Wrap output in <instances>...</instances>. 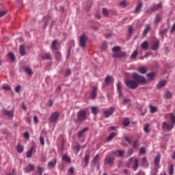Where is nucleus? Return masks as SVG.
Returning <instances> with one entry per match:
<instances>
[{"instance_id":"f257e3e1","label":"nucleus","mask_w":175,"mask_h":175,"mask_svg":"<svg viewBox=\"0 0 175 175\" xmlns=\"http://www.w3.org/2000/svg\"><path fill=\"white\" fill-rule=\"evenodd\" d=\"M112 51L113 53L112 55L113 58H123L126 55L125 52L121 51V47L120 46H114L112 48Z\"/></svg>"},{"instance_id":"774afa93","label":"nucleus","mask_w":175,"mask_h":175,"mask_svg":"<svg viewBox=\"0 0 175 175\" xmlns=\"http://www.w3.org/2000/svg\"><path fill=\"white\" fill-rule=\"evenodd\" d=\"M135 175H146V174L144 172H142V171H139Z\"/></svg>"},{"instance_id":"f8f14e48","label":"nucleus","mask_w":175,"mask_h":175,"mask_svg":"<svg viewBox=\"0 0 175 175\" xmlns=\"http://www.w3.org/2000/svg\"><path fill=\"white\" fill-rule=\"evenodd\" d=\"M35 146H32L29 151L27 152L26 157L27 158H32V154L35 152Z\"/></svg>"},{"instance_id":"6e6d98bb","label":"nucleus","mask_w":175,"mask_h":175,"mask_svg":"<svg viewBox=\"0 0 175 175\" xmlns=\"http://www.w3.org/2000/svg\"><path fill=\"white\" fill-rule=\"evenodd\" d=\"M40 142L41 146H44V138L43 137H40Z\"/></svg>"},{"instance_id":"3c124183","label":"nucleus","mask_w":175,"mask_h":175,"mask_svg":"<svg viewBox=\"0 0 175 175\" xmlns=\"http://www.w3.org/2000/svg\"><path fill=\"white\" fill-rule=\"evenodd\" d=\"M3 90H5V91H10L11 88L10 86L9 85H3L2 86Z\"/></svg>"},{"instance_id":"f03ea898","label":"nucleus","mask_w":175,"mask_h":175,"mask_svg":"<svg viewBox=\"0 0 175 175\" xmlns=\"http://www.w3.org/2000/svg\"><path fill=\"white\" fill-rule=\"evenodd\" d=\"M77 118L75 119L77 123L84 122L87 120V111L85 110H80L77 113Z\"/></svg>"},{"instance_id":"4d7b16f0","label":"nucleus","mask_w":175,"mask_h":175,"mask_svg":"<svg viewBox=\"0 0 175 175\" xmlns=\"http://www.w3.org/2000/svg\"><path fill=\"white\" fill-rule=\"evenodd\" d=\"M146 14H151V13H154V10H152V8L146 10Z\"/></svg>"},{"instance_id":"4468645a","label":"nucleus","mask_w":175,"mask_h":175,"mask_svg":"<svg viewBox=\"0 0 175 175\" xmlns=\"http://www.w3.org/2000/svg\"><path fill=\"white\" fill-rule=\"evenodd\" d=\"M112 154L116 157V155H118V157H124V154H125V151L124 150H116L113 151Z\"/></svg>"},{"instance_id":"f704fd0d","label":"nucleus","mask_w":175,"mask_h":175,"mask_svg":"<svg viewBox=\"0 0 175 175\" xmlns=\"http://www.w3.org/2000/svg\"><path fill=\"white\" fill-rule=\"evenodd\" d=\"M141 47L143 50H147L148 49V42H147V41L144 42L142 44Z\"/></svg>"},{"instance_id":"bf43d9fd","label":"nucleus","mask_w":175,"mask_h":175,"mask_svg":"<svg viewBox=\"0 0 175 175\" xmlns=\"http://www.w3.org/2000/svg\"><path fill=\"white\" fill-rule=\"evenodd\" d=\"M146 153V148H140L139 149V154H145Z\"/></svg>"},{"instance_id":"dca6fc26","label":"nucleus","mask_w":175,"mask_h":175,"mask_svg":"<svg viewBox=\"0 0 175 175\" xmlns=\"http://www.w3.org/2000/svg\"><path fill=\"white\" fill-rule=\"evenodd\" d=\"M35 170V165L33 164H29L26 167V172L29 173L30 172H33Z\"/></svg>"},{"instance_id":"4be33fe9","label":"nucleus","mask_w":175,"mask_h":175,"mask_svg":"<svg viewBox=\"0 0 175 175\" xmlns=\"http://www.w3.org/2000/svg\"><path fill=\"white\" fill-rule=\"evenodd\" d=\"M116 136H117V133H111L107 138V142H111V140H113V139H114V137H116Z\"/></svg>"},{"instance_id":"79ce46f5","label":"nucleus","mask_w":175,"mask_h":175,"mask_svg":"<svg viewBox=\"0 0 175 175\" xmlns=\"http://www.w3.org/2000/svg\"><path fill=\"white\" fill-rule=\"evenodd\" d=\"M170 120H171V122L172 124L174 125L175 124V116L173 113H170Z\"/></svg>"},{"instance_id":"20e7f679","label":"nucleus","mask_w":175,"mask_h":175,"mask_svg":"<svg viewBox=\"0 0 175 175\" xmlns=\"http://www.w3.org/2000/svg\"><path fill=\"white\" fill-rule=\"evenodd\" d=\"M125 84L126 87H128V88H130L131 90H136V88L139 87V84H137V82L131 79L126 80Z\"/></svg>"},{"instance_id":"864d4df0","label":"nucleus","mask_w":175,"mask_h":175,"mask_svg":"<svg viewBox=\"0 0 175 175\" xmlns=\"http://www.w3.org/2000/svg\"><path fill=\"white\" fill-rule=\"evenodd\" d=\"M165 98L167 99H170V98H172V93H170V92H167L165 94Z\"/></svg>"},{"instance_id":"9b49d317","label":"nucleus","mask_w":175,"mask_h":175,"mask_svg":"<svg viewBox=\"0 0 175 175\" xmlns=\"http://www.w3.org/2000/svg\"><path fill=\"white\" fill-rule=\"evenodd\" d=\"M3 113H4L5 116H7L8 117L13 118V116L14 114V109H12V111H8L6 109H3Z\"/></svg>"},{"instance_id":"09e8293b","label":"nucleus","mask_w":175,"mask_h":175,"mask_svg":"<svg viewBox=\"0 0 175 175\" xmlns=\"http://www.w3.org/2000/svg\"><path fill=\"white\" fill-rule=\"evenodd\" d=\"M103 14L105 17H107V16H109V12H107V9H106V8H103Z\"/></svg>"},{"instance_id":"412c9836","label":"nucleus","mask_w":175,"mask_h":175,"mask_svg":"<svg viewBox=\"0 0 175 175\" xmlns=\"http://www.w3.org/2000/svg\"><path fill=\"white\" fill-rule=\"evenodd\" d=\"M55 58L57 59V61H61V59L62 58V55L61 54V52L56 51L55 53Z\"/></svg>"},{"instance_id":"49530a36","label":"nucleus","mask_w":175,"mask_h":175,"mask_svg":"<svg viewBox=\"0 0 175 175\" xmlns=\"http://www.w3.org/2000/svg\"><path fill=\"white\" fill-rule=\"evenodd\" d=\"M36 173H38V174H43V168H42L40 166H38Z\"/></svg>"},{"instance_id":"37998d69","label":"nucleus","mask_w":175,"mask_h":175,"mask_svg":"<svg viewBox=\"0 0 175 175\" xmlns=\"http://www.w3.org/2000/svg\"><path fill=\"white\" fill-rule=\"evenodd\" d=\"M174 172V166H173V164H171L170 165V171H169V174L170 175H173V173Z\"/></svg>"},{"instance_id":"ea45409f","label":"nucleus","mask_w":175,"mask_h":175,"mask_svg":"<svg viewBox=\"0 0 175 175\" xmlns=\"http://www.w3.org/2000/svg\"><path fill=\"white\" fill-rule=\"evenodd\" d=\"M88 161H90V154H85V167H87L88 166Z\"/></svg>"},{"instance_id":"a211bd4d","label":"nucleus","mask_w":175,"mask_h":175,"mask_svg":"<svg viewBox=\"0 0 175 175\" xmlns=\"http://www.w3.org/2000/svg\"><path fill=\"white\" fill-rule=\"evenodd\" d=\"M152 9L153 12L159 10V9H162V3H160L159 4L153 5L152 7Z\"/></svg>"},{"instance_id":"bb28decb","label":"nucleus","mask_w":175,"mask_h":175,"mask_svg":"<svg viewBox=\"0 0 175 175\" xmlns=\"http://www.w3.org/2000/svg\"><path fill=\"white\" fill-rule=\"evenodd\" d=\"M57 165V159H54L53 161L48 163L49 167H54Z\"/></svg>"},{"instance_id":"338daca9","label":"nucleus","mask_w":175,"mask_h":175,"mask_svg":"<svg viewBox=\"0 0 175 175\" xmlns=\"http://www.w3.org/2000/svg\"><path fill=\"white\" fill-rule=\"evenodd\" d=\"M20 88H21V86L17 85L16 88H15V91L16 92H20Z\"/></svg>"},{"instance_id":"a18cd8bd","label":"nucleus","mask_w":175,"mask_h":175,"mask_svg":"<svg viewBox=\"0 0 175 175\" xmlns=\"http://www.w3.org/2000/svg\"><path fill=\"white\" fill-rule=\"evenodd\" d=\"M149 107L150 109V113H156V111L157 110V107H154V106L150 105Z\"/></svg>"},{"instance_id":"72a5a7b5","label":"nucleus","mask_w":175,"mask_h":175,"mask_svg":"<svg viewBox=\"0 0 175 175\" xmlns=\"http://www.w3.org/2000/svg\"><path fill=\"white\" fill-rule=\"evenodd\" d=\"M19 53L21 55H25V49L23 45H21L19 46Z\"/></svg>"},{"instance_id":"69168bd1","label":"nucleus","mask_w":175,"mask_h":175,"mask_svg":"<svg viewBox=\"0 0 175 175\" xmlns=\"http://www.w3.org/2000/svg\"><path fill=\"white\" fill-rule=\"evenodd\" d=\"M25 122L30 125L31 124V118H26Z\"/></svg>"},{"instance_id":"7ed1b4c3","label":"nucleus","mask_w":175,"mask_h":175,"mask_svg":"<svg viewBox=\"0 0 175 175\" xmlns=\"http://www.w3.org/2000/svg\"><path fill=\"white\" fill-rule=\"evenodd\" d=\"M133 79L135 80L136 83H137L138 85L139 84H146V78L136 73L133 72Z\"/></svg>"},{"instance_id":"603ef678","label":"nucleus","mask_w":175,"mask_h":175,"mask_svg":"<svg viewBox=\"0 0 175 175\" xmlns=\"http://www.w3.org/2000/svg\"><path fill=\"white\" fill-rule=\"evenodd\" d=\"M92 111L93 113V114H94L95 116H96V113L98 111V108L95 107H92Z\"/></svg>"},{"instance_id":"8fccbe9b","label":"nucleus","mask_w":175,"mask_h":175,"mask_svg":"<svg viewBox=\"0 0 175 175\" xmlns=\"http://www.w3.org/2000/svg\"><path fill=\"white\" fill-rule=\"evenodd\" d=\"M107 48V42H103L101 46L102 50H106Z\"/></svg>"},{"instance_id":"b1692460","label":"nucleus","mask_w":175,"mask_h":175,"mask_svg":"<svg viewBox=\"0 0 175 175\" xmlns=\"http://www.w3.org/2000/svg\"><path fill=\"white\" fill-rule=\"evenodd\" d=\"M57 44H58V41H57V40H55L52 42V44H51L52 50H58V47L57 46Z\"/></svg>"},{"instance_id":"39448f33","label":"nucleus","mask_w":175,"mask_h":175,"mask_svg":"<svg viewBox=\"0 0 175 175\" xmlns=\"http://www.w3.org/2000/svg\"><path fill=\"white\" fill-rule=\"evenodd\" d=\"M60 113L58 111H55L51 113V116L49 118V122L51 124H57V121L59 118Z\"/></svg>"},{"instance_id":"0eeeda50","label":"nucleus","mask_w":175,"mask_h":175,"mask_svg":"<svg viewBox=\"0 0 175 175\" xmlns=\"http://www.w3.org/2000/svg\"><path fill=\"white\" fill-rule=\"evenodd\" d=\"M104 163L105 165H109V166H113V163H114V157L111 156L105 157Z\"/></svg>"},{"instance_id":"6ab92c4d","label":"nucleus","mask_w":175,"mask_h":175,"mask_svg":"<svg viewBox=\"0 0 175 175\" xmlns=\"http://www.w3.org/2000/svg\"><path fill=\"white\" fill-rule=\"evenodd\" d=\"M25 71L26 72V73H27V75H29V76H32V75H33V72L32 71L31 67H25Z\"/></svg>"},{"instance_id":"13d9d810","label":"nucleus","mask_w":175,"mask_h":175,"mask_svg":"<svg viewBox=\"0 0 175 175\" xmlns=\"http://www.w3.org/2000/svg\"><path fill=\"white\" fill-rule=\"evenodd\" d=\"M117 90L118 91H121V82L118 81L117 83Z\"/></svg>"},{"instance_id":"6e6552de","label":"nucleus","mask_w":175,"mask_h":175,"mask_svg":"<svg viewBox=\"0 0 175 175\" xmlns=\"http://www.w3.org/2000/svg\"><path fill=\"white\" fill-rule=\"evenodd\" d=\"M162 128L163 129H166V131H170L172 129H173V128H174V125L169 124L166 122H163Z\"/></svg>"},{"instance_id":"de8ad7c7","label":"nucleus","mask_w":175,"mask_h":175,"mask_svg":"<svg viewBox=\"0 0 175 175\" xmlns=\"http://www.w3.org/2000/svg\"><path fill=\"white\" fill-rule=\"evenodd\" d=\"M136 57H137V51H135L132 53V55H131V59H135V58H136Z\"/></svg>"},{"instance_id":"c756f323","label":"nucleus","mask_w":175,"mask_h":175,"mask_svg":"<svg viewBox=\"0 0 175 175\" xmlns=\"http://www.w3.org/2000/svg\"><path fill=\"white\" fill-rule=\"evenodd\" d=\"M159 162H161V156L157 155L154 158V165L155 166H158L159 165Z\"/></svg>"},{"instance_id":"58836bf2","label":"nucleus","mask_w":175,"mask_h":175,"mask_svg":"<svg viewBox=\"0 0 175 175\" xmlns=\"http://www.w3.org/2000/svg\"><path fill=\"white\" fill-rule=\"evenodd\" d=\"M147 77L149 80H152L155 77V73L150 72L147 74Z\"/></svg>"},{"instance_id":"5fc2aeb1","label":"nucleus","mask_w":175,"mask_h":175,"mask_svg":"<svg viewBox=\"0 0 175 175\" xmlns=\"http://www.w3.org/2000/svg\"><path fill=\"white\" fill-rule=\"evenodd\" d=\"M128 4L126 3V1H125V0H124L120 3V5L123 6L124 8H125V6H126Z\"/></svg>"},{"instance_id":"0e129e2a","label":"nucleus","mask_w":175,"mask_h":175,"mask_svg":"<svg viewBox=\"0 0 175 175\" xmlns=\"http://www.w3.org/2000/svg\"><path fill=\"white\" fill-rule=\"evenodd\" d=\"M6 14V11H0V17H3Z\"/></svg>"},{"instance_id":"5701e85b","label":"nucleus","mask_w":175,"mask_h":175,"mask_svg":"<svg viewBox=\"0 0 175 175\" xmlns=\"http://www.w3.org/2000/svg\"><path fill=\"white\" fill-rule=\"evenodd\" d=\"M152 50H153L154 51H155V50H158V49H159V41H156L153 46H152L151 47Z\"/></svg>"},{"instance_id":"7c9ffc66","label":"nucleus","mask_w":175,"mask_h":175,"mask_svg":"<svg viewBox=\"0 0 175 175\" xmlns=\"http://www.w3.org/2000/svg\"><path fill=\"white\" fill-rule=\"evenodd\" d=\"M130 124H131V121L129 120V118H125L123 120V125H124V126H129Z\"/></svg>"},{"instance_id":"2eb2a0df","label":"nucleus","mask_w":175,"mask_h":175,"mask_svg":"<svg viewBox=\"0 0 175 175\" xmlns=\"http://www.w3.org/2000/svg\"><path fill=\"white\" fill-rule=\"evenodd\" d=\"M166 80L160 81L157 85V88H158L159 90L163 88V87H165V85H166Z\"/></svg>"},{"instance_id":"393cba45","label":"nucleus","mask_w":175,"mask_h":175,"mask_svg":"<svg viewBox=\"0 0 175 175\" xmlns=\"http://www.w3.org/2000/svg\"><path fill=\"white\" fill-rule=\"evenodd\" d=\"M114 81V79L110 76L107 75V77L105 78V83L109 85L110 83Z\"/></svg>"},{"instance_id":"ddd939ff","label":"nucleus","mask_w":175,"mask_h":175,"mask_svg":"<svg viewBox=\"0 0 175 175\" xmlns=\"http://www.w3.org/2000/svg\"><path fill=\"white\" fill-rule=\"evenodd\" d=\"M96 91H98V88L93 87L92 91L90 94L91 99H95V98H96Z\"/></svg>"},{"instance_id":"052dcab7","label":"nucleus","mask_w":175,"mask_h":175,"mask_svg":"<svg viewBox=\"0 0 175 175\" xmlns=\"http://www.w3.org/2000/svg\"><path fill=\"white\" fill-rule=\"evenodd\" d=\"M23 136H24V137H25V139H29V133L25 132V133L23 134Z\"/></svg>"},{"instance_id":"a878e982","label":"nucleus","mask_w":175,"mask_h":175,"mask_svg":"<svg viewBox=\"0 0 175 175\" xmlns=\"http://www.w3.org/2000/svg\"><path fill=\"white\" fill-rule=\"evenodd\" d=\"M150 29H151V25H146L145 29L143 32V35H144L146 36V35H147V33H148V32L150 31Z\"/></svg>"},{"instance_id":"c85d7f7f","label":"nucleus","mask_w":175,"mask_h":175,"mask_svg":"<svg viewBox=\"0 0 175 175\" xmlns=\"http://www.w3.org/2000/svg\"><path fill=\"white\" fill-rule=\"evenodd\" d=\"M62 161H65L67 163H70V157L66 154H64L62 157Z\"/></svg>"},{"instance_id":"1a4fd4ad","label":"nucleus","mask_w":175,"mask_h":175,"mask_svg":"<svg viewBox=\"0 0 175 175\" xmlns=\"http://www.w3.org/2000/svg\"><path fill=\"white\" fill-rule=\"evenodd\" d=\"M114 107H109V109L107 111H104V116L106 118H109V117H110V116H113V113H114Z\"/></svg>"},{"instance_id":"423d86ee","label":"nucleus","mask_w":175,"mask_h":175,"mask_svg":"<svg viewBox=\"0 0 175 175\" xmlns=\"http://www.w3.org/2000/svg\"><path fill=\"white\" fill-rule=\"evenodd\" d=\"M87 40H88V37L85 34H83L79 38V46L81 49H85L87 46Z\"/></svg>"},{"instance_id":"e433bc0d","label":"nucleus","mask_w":175,"mask_h":175,"mask_svg":"<svg viewBox=\"0 0 175 175\" xmlns=\"http://www.w3.org/2000/svg\"><path fill=\"white\" fill-rule=\"evenodd\" d=\"M134 163L135 165L133 166V169L135 172H136V170H137V169L139 168V161L137 159H135Z\"/></svg>"},{"instance_id":"a19ab883","label":"nucleus","mask_w":175,"mask_h":175,"mask_svg":"<svg viewBox=\"0 0 175 175\" xmlns=\"http://www.w3.org/2000/svg\"><path fill=\"white\" fill-rule=\"evenodd\" d=\"M150 124H146L144 126V131L146 132V133H148L150 132Z\"/></svg>"},{"instance_id":"4c0bfd02","label":"nucleus","mask_w":175,"mask_h":175,"mask_svg":"<svg viewBox=\"0 0 175 175\" xmlns=\"http://www.w3.org/2000/svg\"><path fill=\"white\" fill-rule=\"evenodd\" d=\"M142 166H148V163H147V158L143 157L142 159Z\"/></svg>"},{"instance_id":"473e14b6","label":"nucleus","mask_w":175,"mask_h":175,"mask_svg":"<svg viewBox=\"0 0 175 175\" xmlns=\"http://www.w3.org/2000/svg\"><path fill=\"white\" fill-rule=\"evenodd\" d=\"M161 20L162 17L161 16V15H159V14H156L154 19L155 24H158Z\"/></svg>"},{"instance_id":"680f3d73","label":"nucleus","mask_w":175,"mask_h":175,"mask_svg":"<svg viewBox=\"0 0 175 175\" xmlns=\"http://www.w3.org/2000/svg\"><path fill=\"white\" fill-rule=\"evenodd\" d=\"M71 71L70 70H67L65 74V77H68V76H70Z\"/></svg>"},{"instance_id":"9d476101","label":"nucleus","mask_w":175,"mask_h":175,"mask_svg":"<svg viewBox=\"0 0 175 175\" xmlns=\"http://www.w3.org/2000/svg\"><path fill=\"white\" fill-rule=\"evenodd\" d=\"M142 8H143V3L142 1H140L136 5L135 10H134V13L139 14V13H140V11L142 10Z\"/></svg>"},{"instance_id":"e2e57ef3","label":"nucleus","mask_w":175,"mask_h":175,"mask_svg":"<svg viewBox=\"0 0 175 175\" xmlns=\"http://www.w3.org/2000/svg\"><path fill=\"white\" fill-rule=\"evenodd\" d=\"M124 139L126 140V142H128L129 144H131L132 143V140H131L128 137H125Z\"/></svg>"},{"instance_id":"f3484780","label":"nucleus","mask_w":175,"mask_h":175,"mask_svg":"<svg viewBox=\"0 0 175 175\" xmlns=\"http://www.w3.org/2000/svg\"><path fill=\"white\" fill-rule=\"evenodd\" d=\"M87 131H88V127H86V128L82 129L81 131H80L78 133L79 139H81V137H83L84 133H85V132H87Z\"/></svg>"},{"instance_id":"2f4dec72","label":"nucleus","mask_w":175,"mask_h":175,"mask_svg":"<svg viewBox=\"0 0 175 175\" xmlns=\"http://www.w3.org/2000/svg\"><path fill=\"white\" fill-rule=\"evenodd\" d=\"M16 150H17L18 152L21 154V152H24V146H22L21 144H18L17 146Z\"/></svg>"},{"instance_id":"cd10ccee","label":"nucleus","mask_w":175,"mask_h":175,"mask_svg":"<svg viewBox=\"0 0 175 175\" xmlns=\"http://www.w3.org/2000/svg\"><path fill=\"white\" fill-rule=\"evenodd\" d=\"M138 72L142 75H146L147 73V68L146 67H140L138 68Z\"/></svg>"},{"instance_id":"c03bdc74","label":"nucleus","mask_w":175,"mask_h":175,"mask_svg":"<svg viewBox=\"0 0 175 175\" xmlns=\"http://www.w3.org/2000/svg\"><path fill=\"white\" fill-rule=\"evenodd\" d=\"M133 148H139V140L136 139L133 144Z\"/></svg>"},{"instance_id":"aec40b11","label":"nucleus","mask_w":175,"mask_h":175,"mask_svg":"<svg viewBox=\"0 0 175 175\" xmlns=\"http://www.w3.org/2000/svg\"><path fill=\"white\" fill-rule=\"evenodd\" d=\"M42 59H47V60L52 59L51 55H50L49 53H44L42 55Z\"/></svg>"},{"instance_id":"c9c22d12","label":"nucleus","mask_w":175,"mask_h":175,"mask_svg":"<svg viewBox=\"0 0 175 175\" xmlns=\"http://www.w3.org/2000/svg\"><path fill=\"white\" fill-rule=\"evenodd\" d=\"M8 57L9 58L11 59V60L12 61V62H14V61H16V56H14V53L10 52L8 53Z\"/></svg>"}]
</instances>
